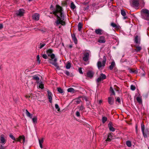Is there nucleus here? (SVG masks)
<instances>
[{"label":"nucleus","instance_id":"nucleus-1","mask_svg":"<svg viewBox=\"0 0 149 149\" xmlns=\"http://www.w3.org/2000/svg\"><path fill=\"white\" fill-rule=\"evenodd\" d=\"M51 13L53 14L57 17V19L54 23L55 26H58L60 24L63 26L65 25V22L63 21L64 15L63 13L62 8L61 6L58 5H56V10Z\"/></svg>","mask_w":149,"mask_h":149},{"label":"nucleus","instance_id":"nucleus-2","mask_svg":"<svg viewBox=\"0 0 149 149\" xmlns=\"http://www.w3.org/2000/svg\"><path fill=\"white\" fill-rule=\"evenodd\" d=\"M53 50L52 49H49L46 52L48 56H50L51 59H49V62L50 63L54 65L57 68H58V64L56 62L57 59L55 58L54 54H52Z\"/></svg>","mask_w":149,"mask_h":149},{"label":"nucleus","instance_id":"nucleus-3","mask_svg":"<svg viewBox=\"0 0 149 149\" xmlns=\"http://www.w3.org/2000/svg\"><path fill=\"white\" fill-rule=\"evenodd\" d=\"M106 61V58L105 56L104 57L103 59L102 58L99 59L97 61V65L99 70H101L105 65Z\"/></svg>","mask_w":149,"mask_h":149},{"label":"nucleus","instance_id":"nucleus-4","mask_svg":"<svg viewBox=\"0 0 149 149\" xmlns=\"http://www.w3.org/2000/svg\"><path fill=\"white\" fill-rule=\"evenodd\" d=\"M142 17L145 19L149 20V10L146 9H143L141 11Z\"/></svg>","mask_w":149,"mask_h":149},{"label":"nucleus","instance_id":"nucleus-5","mask_svg":"<svg viewBox=\"0 0 149 149\" xmlns=\"http://www.w3.org/2000/svg\"><path fill=\"white\" fill-rule=\"evenodd\" d=\"M90 54V52H88L84 53V56L83 57V61H87L89 60V58Z\"/></svg>","mask_w":149,"mask_h":149},{"label":"nucleus","instance_id":"nucleus-6","mask_svg":"<svg viewBox=\"0 0 149 149\" xmlns=\"http://www.w3.org/2000/svg\"><path fill=\"white\" fill-rule=\"evenodd\" d=\"M106 75L102 73L100 74V77L97 79V82H99L100 81L103 80L104 79H106Z\"/></svg>","mask_w":149,"mask_h":149},{"label":"nucleus","instance_id":"nucleus-7","mask_svg":"<svg viewBox=\"0 0 149 149\" xmlns=\"http://www.w3.org/2000/svg\"><path fill=\"white\" fill-rule=\"evenodd\" d=\"M25 140V138L24 135L19 136V137L17 139V141H19L20 143H24Z\"/></svg>","mask_w":149,"mask_h":149},{"label":"nucleus","instance_id":"nucleus-8","mask_svg":"<svg viewBox=\"0 0 149 149\" xmlns=\"http://www.w3.org/2000/svg\"><path fill=\"white\" fill-rule=\"evenodd\" d=\"M98 42L100 43H105L106 42L105 37L104 36H100L98 39Z\"/></svg>","mask_w":149,"mask_h":149},{"label":"nucleus","instance_id":"nucleus-9","mask_svg":"<svg viewBox=\"0 0 149 149\" xmlns=\"http://www.w3.org/2000/svg\"><path fill=\"white\" fill-rule=\"evenodd\" d=\"M139 0H132V4L133 6L136 8L139 5Z\"/></svg>","mask_w":149,"mask_h":149},{"label":"nucleus","instance_id":"nucleus-10","mask_svg":"<svg viewBox=\"0 0 149 149\" xmlns=\"http://www.w3.org/2000/svg\"><path fill=\"white\" fill-rule=\"evenodd\" d=\"M32 17L33 19L37 21L39 19L40 15L38 13H35L33 15Z\"/></svg>","mask_w":149,"mask_h":149},{"label":"nucleus","instance_id":"nucleus-11","mask_svg":"<svg viewBox=\"0 0 149 149\" xmlns=\"http://www.w3.org/2000/svg\"><path fill=\"white\" fill-rule=\"evenodd\" d=\"M47 93L48 95V98L49 99V102L50 103H52V93L49 91V90L47 91Z\"/></svg>","mask_w":149,"mask_h":149},{"label":"nucleus","instance_id":"nucleus-12","mask_svg":"<svg viewBox=\"0 0 149 149\" xmlns=\"http://www.w3.org/2000/svg\"><path fill=\"white\" fill-rule=\"evenodd\" d=\"M24 13V10L23 9H19V10L17 12L16 14L17 15L21 16L23 15Z\"/></svg>","mask_w":149,"mask_h":149},{"label":"nucleus","instance_id":"nucleus-13","mask_svg":"<svg viewBox=\"0 0 149 149\" xmlns=\"http://www.w3.org/2000/svg\"><path fill=\"white\" fill-rule=\"evenodd\" d=\"M113 133H109L108 135L107 138V139L105 140V141L106 142H110V141L111 139L113 137Z\"/></svg>","mask_w":149,"mask_h":149},{"label":"nucleus","instance_id":"nucleus-14","mask_svg":"<svg viewBox=\"0 0 149 149\" xmlns=\"http://www.w3.org/2000/svg\"><path fill=\"white\" fill-rule=\"evenodd\" d=\"M114 99L113 97H109L108 98V102L110 104H113L114 103Z\"/></svg>","mask_w":149,"mask_h":149},{"label":"nucleus","instance_id":"nucleus-15","mask_svg":"<svg viewBox=\"0 0 149 149\" xmlns=\"http://www.w3.org/2000/svg\"><path fill=\"white\" fill-rule=\"evenodd\" d=\"M95 33L97 34L101 35L103 33V31L102 29H95Z\"/></svg>","mask_w":149,"mask_h":149},{"label":"nucleus","instance_id":"nucleus-16","mask_svg":"<svg viewBox=\"0 0 149 149\" xmlns=\"http://www.w3.org/2000/svg\"><path fill=\"white\" fill-rule=\"evenodd\" d=\"M0 140L1 143L3 144H4L6 143V139L4 138V136L3 135H1L0 137Z\"/></svg>","mask_w":149,"mask_h":149},{"label":"nucleus","instance_id":"nucleus-17","mask_svg":"<svg viewBox=\"0 0 149 149\" xmlns=\"http://www.w3.org/2000/svg\"><path fill=\"white\" fill-rule=\"evenodd\" d=\"M140 38L138 36H135L134 38V42L137 44H139L140 43Z\"/></svg>","mask_w":149,"mask_h":149},{"label":"nucleus","instance_id":"nucleus-18","mask_svg":"<svg viewBox=\"0 0 149 149\" xmlns=\"http://www.w3.org/2000/svg\"><path fill=\"white\" fill-rule=\"evenodd\" d=\"M94 73L92 71H88L87 73V77L90 78H92L93 76Z\"/></svg>","mask_w":149,"mask_h":149},{"label":"nucleus","instance_id":"nucleus-19","mask_svg":"<svg viewBox=\"0 0 149 149\" xmlns=\"http://www.w3.org/2000/svg\"><path fill=\"white\" fill-rule=\"evenodd\" d=\"M108 127L109 128V130L112 132H113L115 131V129L112 126L111 123L110 122L108 124Z\"/></svg>","mask_w":149,"mask_h":149},{"label":"nucleus","instance_id":"nucleus-20","mask_svg":"<svg viewBox=\"0 0 149 149\" xmlns=\"http://www.w3.org/2000/svg\"><path fill=\"white\" fill-rule=\"evenodd\" d=\"M136 100L139 103L141 104L142 103V97L140 95L136 97Z\"/></svg>","mask_w":149,"mask_h":149},{"label":"nucleus","instance_id":"nucleus-21","mask_svg":"<svg viewBox=\"0 0 149 149\" xmlns=\"http://www.w3.org/2000/svg\"><path fill=\"white\" fill-rule=\"evenodd\" d=\"M39 142L40 146V147L41 148H43L42 143H43L44 139L43 138H42L41 139H39Z\"/></svg>","mask_w":149,"mask_h":149},{"label":"nucleus","instance_id":"nucleus-22","mask_svg":"<svg viewBox=\"0 0 149 149\" xmlns=\"http://www.w3.org/2000/svg\"><path fill=\"white\" fill-rule=\"evenodd\" d=\"M111 26L115 29H119V26L113 22L111 23Z\"/></svg>","mask_w":149,"mask_h":149},{"label":"nucleus","instance_id":"nucleus-23","mask_svg":"<svg viewBox=\"0 0 149 149\" xmlns=\"http://www.w3.org/2000/svg\"><path fill=\"white\" fill-rule=\"evenodd\" d=\"M72 40L74 41V42L75 44H77V39L76 37L75 36L74 34H72Z\"/></svg>","mask_w":149,"mask_h":149},{"label":"nucleus","instance_id":"nucleus-24","mask_svg":"<svg viewBox=\"0 0 149 149\" xmlns=\"http://www.w3.org/2000/svg\"><path fill=\"white\" fill-rule=\"evenodd\" d=\"M25 111H26V116L30 118H32L33 117V115L32 114H31L28 111L27 109H26Z\"/></svg>","mask_w":149,"mask_h":149},{"label":"nucleus","instance_id":"nucleus-25","mask_svg":"<svg viewBox=\"0 0 149 149\" xmlns=\"http://www.w3.org/2000/svg\"><path fill=\"white\" fill-rule=\"evenodd\" d=\"M121 15L123 16H124L123 18L125 19L127 18V17H125L126 15V13L125 11L123 10H121Z\"/></svg>","mask_w":149,"mask_h":149},{"label":"nucleus","instance_id":"nucleus-26","mask_svg":"<svg viewBox=\"0 0 149 149\" xmlns=\"http://www.w3.org/2000/svg\"><path fill=\"white\" fill-rule=\"evenodd\" d=\"M46 43L45 42H43L42 43H40L39 46L38 47V48L40 49H41L42 48H43L46 45Z\"/></svg>","mask_w":149,"mask_h":149},{"label":"nucleus","instance_id":"nucleus-27","mask_svg":"<svg viewBox=\"0 0 149 149\" xmlns=\"http://www.w3.org/2000/svg\"><path fill=\"white\" fill-rule=\"evenodd\" d=\"M70 8L72 10H74L76 8V6L73 2H72L71 3Z\"/></svg>","mask_w":149,"mask_h":149},{"label":"nucleus","instance_id":"nucleus-28","mask_svg":"<svg viewBox=\"0 0 149 149\" xmlns=\"http://www.w3.org/2000/svg\"><path fill=\"white\" fill-rule=\"evenodd\" d=\"M115 65V63L114 62H112L111 63V65L110 66L109 68L110 70H112Z\"/></svg>","mask_w":149,"mask_h":149},{"label":"nucleus","instance_id":"nucleus-29","mask_svg":"<svg viewBox=\"0 0 149 149\" xmlns=\"http://www.w3.org/2000/svg\"><path fill=\"white\" fill-rule=\"evenodd\" d=\"M82 24L81 22H79L78 24V27L79 31H80L82 28Z\"/></svg>","mask_w":149,"mask_h":149},{"label":"nucleus","instance_id":"nucleus-30","mask_svg":"<svg viewBox=\"0 0 149 149\" xmlns=\"http://www.w3.org/2000/svg\"><path fill=\"white\" fill-rule=\"evenodd\" d=\"M32 121L33 123L36 124L37 122V117L34 116L32 118Z\"/></svg>","mask_w":149,"mask_h":149},{"label":"nucleus","instance_id":"nucleus-31","mask_svg":"<svg viewBox=\"0 0 149 149\" xmlns=\"http://www.w3.org/2000/svg\"><path fill=\"white\" fill-rule=\"evenodd\" d=\"M135 47H136V49L135 50H136V51L137 52H139L142 49L141 47L139 46H135Z\"/></svg>","mask_w":149,"mask_h":149},{"label":"nucleus","instance_id":"nucleus-32","mask_svg":"<svg viewBox=\"0 0 149 149\" xmlns=\"http://www.w3.org/2000/svg\"><path fill=\"white\" fill-rule=\"evenodd\" d=\"M71 66V63L70 62H68L66 65V68L67 69H69L70 68Z\"/></svg>","mask_w":149,"mask_h":149},{"label":"nucleus","instance_id":"nucleus-33","mask_svg":"<svg viewBox=\"0 0 149 149\" xmlns=\"http://www.w3.org/2000/svg\"><path fill=\"white\" fill-rule=\"evenodd\" d=\"M39 87L41 89L44 88V84L42 82H40L39 83Z\"/></svg>","mask_w":149,"mask_h":149},{"label":"nucleus","instance_id":"nucleus-34","mask_svg":"<svg viewBox=\"0 0 149 149\" xmlns=\"http://www.w3.org/2000/svg\"><path fill=\"white\" fill-rule=\"evenodd\" d=\"M33 79L35 80H37V83H38V81H39V78L38 76H33Z\"/></svg>","mask_w":149,"mask_h":149},{"label":"nucleus","instance_id":"nucleus-35","mask_svg":"<svg viewBox=\"0 0 149 149\" xmlns=\"http://www.w3.org/2000/svg\"><path fill=\"white\" fill-rule=\"evenodd\" d=\"M77 108L79 109L80 111H82L84 109V107L82 105L81 106L78 107Z\"/></svg>","mask_w":149,"mask_h":149},{"label":"nucleus","instance_id":"nucleus-36","mask_svg":"<svg viewBox=\"0 0 149 149\" xmlns=\"http://www.w3.org/2000/svg\"><path fill=\"white\" fill-rule=\"evenodd\" d=\"M68 91L69 92H73L74 89L72 88H70L68 89Z\"/></svg>","mask_w":149,"mask_h":149},{"label":"nucleus","instance_id":"nucleus-37","mask_svg":"<svg viewBox=\"0 0 149 149\" xmlns=\"http://www.w3.org/2000/svg\"><path fill=\"white\" fill-rule=\"evenodd\" d=\"M141 127L142 132L143 133V132L144 131L145 126L143 123H141Z\"/></svg>","mask_w":149,"mask_h":149},{"label":"nucleus","instance_id":"nucleus-38","mask_svg":"<svg viewBox=\"0 0 149 149\" xmlns=\"http://www.w3.org/2000/svg\"><path fill=\"white\" fill-rule=\"evenodd\" d=\"M75 102H76V104H79L81 102V100H80V99L79 98L77 99H75Z\"/></svg>","mask_w":149,"mask_h":149},{"label":"nucleus","instance_id":"nucleus-39","mask_svg":"<svg viewBox=\"0 0 149 149\" xmlns=\"http://www.w3.org/2000/svg\"><path fill=\"white\" fill-rule=\"evenodd\" d=\"M110 92L111 93V95H115V93L114 92V91L113 89L111 87H110Z\"/></svg>","mask_w":149,"mask_h":149},{"label":"nucleus","instance_id":"nucleus-40","mask_svg":"<svg viewBox=\"0 0 149 149\" xmlns=\"http://www.w3.org/2000/svg\"><path fill=\"white\" fill-rule=\"evenodd\" d=\"M107 118L106 117H103L102 118V122L103 123H104L107 120Z\"/></svg>","mask_w":149,"mask_h":149},{"label":"nucleus","instance_id":"nucleus-41","mask_svg":"<svg viewBox=\"0 0 149 149\" xmlns=\"http://www.w3.org/2000/svg\"><path fill=\"white\" fill-rule=\"evenodd\" d=\"M58 91L60 93H63V91L62 89L60 88H57Z\"/></svg>","mask_w":149,"mask_h":149},{"label":"nucleus","instance_id":"nucleus-42","mask_svg":"<svg viewBox=\"0 0 149 149\" xmlns=\"http://www.w3.org/2000/svg\"><path fill=\"white\" fill-rule=\"evenodd\" d=\"M55 108L57 109V111H59L60 110V109L59 108V107L57 104H55Z\"/></svg>","mask_w":149,"mask_h":149},{"label":"nucleus","instance_id":"nucleus-43","mask_svg":"<svg viewBox=\"0 0 149 149\" xmlns=\"http://www.w3.org/2000/svg\"><path fill=\"white\" fill-rule=\"evenodd\" d=\"M126 144L127 145L128 147H130L131 146V142L130 141H127L126 142Z\"/></svg>","mask_w":149,"mask_h":149},{"label":"nucleus","instance_id":"nucleus-44","mask_svg":"<svg viewBox=\"0 0 149 149\" xmlns=\"http://www.w3.org/2000/svg\"><path fill=\"white\" fill-rule=\"evenodd\" d=\"M42 57L45 59H47L48 58L47 56L45 54H42Z\"/></svg>","mask_w":149,"mask_h":149},{"label":"nucleus","instance_id":"nucleus-45","mask_svg":"<svg viewBox=\"0 0 149 149\" xmlns=\"http://www.w3.org/2000/svg\"><path fill=\"white\" fill-rule=\"evenodd\" d=\"M132 91H134L136 87L135 86L133 85H131L130 87Z\"/></svg>","mask_w":149,"mask_h":149},{"label":"nucleus","instance_id":"nucleus-46","mask_svg":"<svg viewBox=\"0 0 149 149\" xmlns=\"http://www.w3.org/2000/svg\"><path fill=\"white\" fill-rule=\"evenodd\" d=\"M37 61H38V62L39 63V64H40V57L39 55H37Z\"/></svg>","mask_w":149,"mask_h":149},{"label":"nucleus","instance_id":"nucleus-47","mask_svg":"<svg viewBox=\"0 0 149 149\" xmlns=\"http://www.w3.org/2000/svg\"><path fill=\"white\" fill-rule=\"evenodd\" d=\"M10 137L13 140L15 141L16 139L13 135L11 134L9 135Z\"/></svg>","mask_w":149,"mask_h":149},{"label":"nucleus","instance_id":"nucleus-48","mask_svg":"<svg viewBox=\"0 0 149 149\" xmlns=\"http://www.w3.org/2000/svg\"><path fill=\"white\" fill-rule=\"evenodd\" d=\"M116 102H118L119 103L121 102V100L119 97H118L116 100Z\"/></svg>","mask_w":149,"mask_h":149},{"label":"nucleus","instance_id":"nucleus-49","mask_svg":"<svg viewBox=\"0 0 149 149\" xmlns=\"http://www.w3.org/2000/svg\"><path fill=\"white\" fill-rule=\"evenodd\" d=\"M79 72L81 74H83V73L82 70V68H79Z\"/></svg>","mask_w":149,"mask_h":149},{"label":"nucleus","instance_id":"nucleus-50","mask_svg":"<svg viewBox=\"0 0 149 149\" xmlns=\"http://www.w3.org/2000/svg\"><path fill=\"white\" fill-rule=\"evenodd\" d=\"M76 115L78 117L80 116V114L79 112L78 111H77L76 113Z\"/></svg>","mask_w":149,"mask_h":149},{"label":"nucleus","instance_id":"nucleus-51","mask_svg":"<svg viewBox=\"0 0 149 149\" xmlns=\"http://www.w3.org/2000/svg\"><path fill=\"white\" fill-rule=\"evenodd\" d=\"M65 73L67 76H68L70 74L69 72L68 71H66L65 72Z\"/></svg>","mask_w":149,"mask_h":149},{"label":"nucleus","instance_id":"nucleus-52","mask_svg":"<svg viewBox=\"0 0 149 149\" xmlns=\"http://www.w3.org/2000/svg\"><path fill=\"white\" fill-rule=\"evenodd\" d=\"M143 135L145 138L147 137V135L145 133L144 131L143 132V133H142Z\"/></svg>","mask_w":149,"mask_h":149},{"label":"nucleus","instance_id":"nucleus-53","mask_svg":"<svg viewBox=\"0 0 149 149\" xmlns=\"http://www.w3.org/2000/svg\"><path fill=\"white\" fill-rule=\"evenodd\" d=\"M102 102V101L101 100H100L99 101V104H101Z\"/></svg>","mask_w":149,"mask_h":149},{"label":"nucleus","instance_id":"nucleus-54","mask_svg":"<svg viewBox=\"0 0 149 149\" xmlns=\"http://www.w3.org/2000/svg\"><path fill=\"white\" fill-rule=\"evenodd\" d=\"M3 27V25L2 24H0V29H1Z\"/></svg>","mask_w":149,"mask_h":149},{"label":"nucleus","instance_id":"nucleus-55","mask_svg":"<svg viewBox=\"0 0 149 149\" xmlns=\"http://www.w3.org/2000/svg\"><path fill=\"white\" fill-rule=\"evenodd\" d=\"M25 97L26 98H28L30 97V96H28V95H26V96H25Z\"/></svg>","mask_w":149,"mask_h":149},{"label":"nucleus","instance_id":"nucleus-56","mask_svg":"<svg viewBox=\"0 0 149 149\" xmlns=\"http://www.w3.org/2000/svg\"><path fill=\"white\" fill-rule=\"evenodd\" d=\"M72 46H71V45H70V48H72Z\"/></svg>","mask_w":149,"mask_h":149},{"label":"nucleus","instance_id":"nucleus-57","mask_svg":"<svg viewBox=\"0 0 149 149\" xmlns=\"http://www.w3.org/2000/svg\"><path fill=\"white\" fill-rule=\"evenodd\" d=\"M61 26H59V28H61Z\"/></svg>","mask_w":149,"mask_h":149},{"label":"nucleus","instance_id":"nucleus-58","mask_svg":"<svg viewBox=\"0 0 149 149\" xmlns=\"http://www.w3.org/2000/svg\"><path fill=\"white\" fill-rule=\"evenodd\" d=\"M29 1H32V0H29Z\"/></svg>","mask_w":149,"mask_h":149},{"label":"nucleus","instance_id":"nucleus-59","mask_svg":"<svg viewBox=\"0 0 149 149\" xmlns=\"http://www.w3.org/2000/svg\"><path fill=\"white\" fill-rule=\"evenodd\" d=\"M88 104H89H89L88 103Z\"/></svg>","mask_w":149,"mask_h":149},{"label":"nucleus","instance_id":"nucleus-60","mask_svg":"<svg viewBox=\"0 0 149 149\" xmlns=\"http://www.w3.org/2000/svg\"><path fill=\"white\" fill-rule=\"evenodd\" d=\"M88 104H89H89L88 103Z\"/></svg>","mask_w":149,"mask_h":149},{"label":"nucleus","instance_id":"nucleus-61","mask_svg":"<svg viewBox=\"0 0 149 149\" xmlns=\"http://www.w3.org/2000/svg\"><path fill=\"white\" fill-rule=\"evenodd\" d=\"M148 149H149V147H148Z\"/></svg>","mask_w":149,"mask_h":149},{"label":"nucleus","instance_id":"nucleus-62","mask_svg":"<svg viewBox=\"0 0 149 149\" xmlns=\"http://www.w3.org/2000/svg\"><path fill=\"white\" fill-rule=\"evenodd\" d=\"M0 149H3V148H1Z\"/></svg>","mask_w":149,"mask_h":149}]
</instances>
